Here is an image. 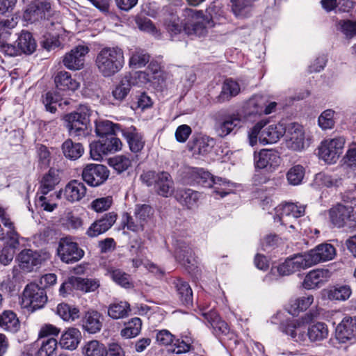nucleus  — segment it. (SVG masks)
<instances>
[{"label":"nucleus","mask_w":356,"mask_h":356,"mask_svg":"<svg viewBox=\"0 0 356 356\" xmlns=\"http://www.w3.org/2000/svg\"><path fill=\"white\" fill-rule=\"evenodd\" d=\"M142 324L140 318H132L124 324V327L121 330L120 335L125 339L137 337L141 332Z\"/></svg>","instance_id":"obj_47"},{"label":"nucleus","mask_w":356,"mask_h":356,"mask_svg":"<svg viewBox=\"0 0 356 356\" xmlns=\"http://www.w3.org/2000/svg\"><path fill=\"white\" fill-rule=\"evenodd\" d=\"M101 314L96 311L88 312L83 320V327L89 333L95 334L99 332L102 327L100 321Z\"/></svg>","instance_id":"obj_40"},{"label":"nucleus","mask_w":356,"mask_h":356,"mask_svg":"<svg viewBox=\"0 0 356 356\" xmlns=\"http://www.w3.org/2000/svg\"><path fill=\"white\" fill-rule=\"evenodd\" d=\"M234 14L238 17H247L251 13L252 5L248 0H230Z\"/></svg>","instance_id":"obj_54"},{"label":"nucleus","mask_w":356,"mask_h":356,"mask_svg":"<svg viewBox=\"0 0 356 356\" xmlns=\"http://www.w3.org/2000/svg\"><path fill=\"white\" fill-rule=\"evenodd\" d=\"M200 309L202 312V314L208 321L213 327V332L216 336L220 337L227 335L229 332V327L226 322L222 321L215 311L205 312L207 306H204L200 302H198Z\"/></svg>","instance_id":"obj_23"},{"label":"nucleus","mask_w":356,"mask_h":356,"mask_svg":"<svg viewBox=\"0 0 356 356\" xmlns=\"http://www.w3.org/2000/svg\"><path fill=\"white\" fill-rule=\"evenodd\" d=\"M305 175V167L300 164H295L289 169L286 177L290 185L298 186L302 183Z\"/></svg>","instance_id":"obj_51"},{"label":"nucleus","mask_w":356,"mask_h":356,"mask_svg":"<svg viewBox=\"0 0 356 356\" xmlns=\"http://www.w3.org/2000/svg\"><path fill=\"white\" fill-rule=\"evenodd\" d=\"M81 339V332L74 327L67 329L62 335L59 344L62 348L75 350Z\"/></svg>","instance_id":"obj_32"},{"label":"nucleus","mask_w":356,"mask_h":356,"mask_svg":"<svg viewBox=\"0 0 356 356\" xmlns=\"http://www.w3.org/2000/svg\"><path fill=\"white\" fill-rule=\"evenodd\" d=\"M330 272L327 269H316L309 272L305 276L302 286L306 289H313L319 287L321 284L327 281Z\"/></svg>","instance_id":"obj_27"},{"label":"nucleus","mask_w":356,"mask_h":356,"mask_svg":"<svg viewBox=\"0 0 356 356\" xmlns=\"http://www.w3.org/2000/svg\"><path fill=\"white\" fill-rule=\"evenodd\" d=\"M328 333L327 325L325 323L316 322L308 327L307 335L311 342H316L326 339Z\"/></svg>","instance_id":"obj_39"},{"label":"nucleus","mask_w":356,"mask_h":356,"mask_svg":"<svg viewBox=\"0 0 356 356\" xmlns=\"http://www.w3.org/2000/svg\"><path fill=\"white\" fill-rule=\"evenodd\" d=\"M57 341L54 338H49L42 341L41 347L38 351V356H53L57 349Z\"/></svg>","instance_id":"obj_60"},{"label":"nucleus","mask_w":356,"mask_h":356,"mask_svg":"<svg viewBox=\"0 0 356 356\" xmlns=\"http://www.w3.org/2000/svg\"><path fill=\"white\" fill-rule=\"evenodd\" d=\"M91 110L86 105H81L76 111L65 116L69 134L72 136L86 137L90 134L88 127Z\"/></svg>","instance_id":"obj_3"},{"label":"nucleus","mask_w":356,"mask_h":356,"mask_svg":"<svg viewBox=\"0 0 356 356\" xmlns=\"http://www.w3.org/2000/svg\"><path fill=\"white\" fill-rule=\"evenodd\" d=\"M150 59L149 54L144 49L135 48L129 51V67L138 69L145 67Z\"/></svg>","instance_id":"obj_35"},{"label":"nucleus","mask_w":356,"mask_h":356,"mask_svg":"<svg viewBox=\"0 0 356 356\" xmlns=\"http://www.w3.org/2000/svg\"><path fill=\"white\" fill-rule=\"evenodd\" d=\"M335 254V248L328 243L320 244L305 254L309 267L321 262L332 260Z\"/></svg>","instance_id":"obj_16"},{"label":"nucleus","mask_w":356,"mask_h":356,"mask_svg":"<svg viewBox=\"0 0 356 356\" xmlns=\"http://www.w3.org/2000/svg\"><path fill=\"white\" fill-rule=\"evenodd\" d=\"M337 29L346 38H353L356 36V21L350 19L340 20L337 24Z\"/></svg>","instance_id":"obj_59"},{"label":"nucleus","mask_w":356,"mask_h":356,"mask_svg":"<svg viewBox=\"0 0 356 356\" xmlns=\"http://www.w3.org/2000/svg\"><path fill=\"white\" fill-rule=\"evenodd\" d=\"M286 146L289 149L302 152L309 146V138L305 136L303 127L291 123L286 129Z\"/></svg>","instance_id":"obj_6"},{"label":"nucleus","mask_w":356,"mask_h":356,"mask_svg":"<svg viewBox=\"0 0 356 356\" xmlns=\"http://www.w3.org/2000/svg\"><path fill=\"white\" fill-rule=\"evenodd\" d=\"M214 144L215 140L213 138L209 137H202L197 140L194 152H197L200 155H206L211 151Z\"/></svg>","instance_id":"obj_58"},{"label":"nucleus","mask_w":356,"mask_h":356,"mask_svg":"<svg viewBox=\"0 0 356 356\" xmlns=\"http://www.w3.org/2000/svg\"><path fill=\"white\" fill-rule=\"evenodd\" d=\"M154 209L147 204H137L134 211L136 220H138L145 227L152 219Z\"/></svg>","instance_id":"obj_48"},{"label":"nucleus","mask_w":356,"mask_h":356,"mask_svg":"<svg viewBox=\"0 0 356 356\" xmlns=\"http://www.w3.org/2000/svg\"><path fill=\"white\" fill-rule=\"evenodd\" d=\"M51 6L49 3L42 2L38 5H30L26 10L24 17L31 23L42 19H48L50 16Z\"/></svg>","instance_id":"obj_26"},{"label":"nucleus","mask_w":356,"mask_h":356,"mask_svg":"<svg viewBox=\"0 0 356 356\" xmlns=\"http://www.w3.org/2000/svg\"><path fill=\"white\" fill-rule=\"evenodd\" d=\"M56 86L62 90H76L79 87V83L72 79L71 74L65 71H60L54 78Z\"/></svg>","instance_id":"obj_37"},{"label":"nucleus","mask_w":356,"mask_h":356,"mask_svg":"<svg viewBox=\"0 0 356 356\" xmlns=\"http://www.w3.org/2000/svg\"><path fill=\"white\" fill-rule=\"evenodd\" d=\"M345 145L343 137L323 140L318 147V156L327 163L337 162Z\"/></svg>","instance_id":"obj_5"},{"label":"nucleus","mask_w":356,"mask_h":356,"mask_svg":"<svg viewBox=\"0 0 356 356\" xmlns=\"http://www.w3.org/2000/svg\"><path fill=\"white\" fill-rule=\"evenodd\" d=\"M316 180L319 185L326 187L337 186L340 183L339 179L326 173L318 174L316 177Z\"/></svg>","instance_id":"obj_64"},{"label":"nucleus","mask_w":356,"mask_h":356,"mask_svg":"<svg viewBox=\"0 0 356 356\" xmlns=\"http://www.w3.org/2000/svg\"><path fill=\"white\" fill-rule=\"evenodd\" d=\"M241 92L239 83L232 79H227L224 81L220 93L216 97L218 102L222 103L229 101L237 96Z\"/></svg>","instance_id":"obj_31"},{"label":"nucleus","mask_w":356,"mask_h":356,"mask_svg":"<svg viewBox=\"0 0 356 356\" xmlns=\"http://www.w3.org/2000/svg\"><path fill=\"white\" fill-rule=\"evenodd\" d=\"M137 84V81H132L128 76H125L113 90V98L119 102L123 101L129 93L131 87Z\"/></svg>","instance_id":"obj_45"},{"label":"nucleus","mask_w":356,"mask_h":356,"mask_svg":"<svg viewBox=\"0 0 356 356\" xmlns=\"http://www.w3.org/2000/svg\"><path fill=\"white\" fill-rule=\"evenodd\" d=\"M353 211L352 206L338 204L329 210L330 221L335 227H342L348 221L354 220Z\"/></svg>","instance_id":"obj_21"},{"label":"nucleus","mask_w":356,"mask_h":356,"mask_svg":"<svg viewBox=\"0 0 356 356\" xmlns=\"http://www.w3.org/2000/svg\"><path fill=\"white\" fill-rule=\"evenodd\" d=\"M121 133L132 153L138 154L143 150L145 144L144 136L134 126L121 129Z\"/></svg>","instance_id":"obj_22"},{"label":"nucleus","mask_w":356,"mask_h":356,"mask_svg":"<svg viewBox=\"0 0 356 356\" xmlns=\"http://www.w3.org/2000/svg\"><path fill=\"white\" fill-rule=\"evenodd\" d=\"M17 48L19 54H32L36 48V42L31 33L26 31H22L17 40Z\"/></svg>","instance_id":"obj_43"},{"label":"nucleus","mask_w":356,"mask_h":356,"mask_svg":"<svg viewBox=\"0 0 356 356\" xmlns=\"http://www.w3.org/2000/svg\"><path fill=\"white\" fill-rule=\"evenodd\" d=\"M123 128L120 124L107 120H99L95 122V132L99 137L115 135Z\"/></svg>","instance_id":"obj_41"},{"label":"nucleus","mask_w":356,"mask_h":356,"mask_svg":"<svg viewBox=\"0 0 356 356\" xmlns=\"http://www.w3.org/2000/svg\"><path fill=\"white\" fill-rule=\"evenodd\" d=\"M109 176L107 167L102 164L89 163L82 170V178L89 186L97 187L103 184Z\"/></svg>","instance_id":"obj_12"},{"label":"nucleus","mask_w":356,"mask_h":356,"mask_svg":"<svg viewBox=\"0 0 356 356\" xmlns=\"http://www.w3.org/2000/svg\"><path fill=\"white\" fill-rule=\"evenodd\" d=\"M352 293L350 287L348 285H338L331 287L327 292L329 300L344 301L348 300Z\"/></svg>","instance_id":"obj_49"},{"label":"nucleus","mask_w":356,"mask_h":356,"mask_svg":"<svg viewBox=\"0 0 356 356\" xmlns=\"http://www.w3.org/2000/svg\"><path fill=\"white\" fill-rule=\"evenodd\" d=\"M313 302L314 296L312 295L291 298L289 302L286 310L290 314L298 316L300 312L306 311Z\"/></svg>","instance_id":"obj_30"},{"label":"nucleus","mask_w":356,"mask_h":356,"mask_svg":"<svg viewBox=\"0 0 356 356\" xmlns=\"http://www.w3.org/2000/svg\"><path fill=\"white\" fill-rule=\"evenodd\" d=\"M71 283L74 289L85 292L94 291L99 286L97 280L78 277H71Z\"/></svg>","instance_id":"obj_50"},{"label":"nucleus","mask_w":356,"mask_h":356,"mask_svg":"<svg viewBox=\"0 0 356 356\" xmlns=\"http://www.w3.org/2000/svg\"><path fill=\"white\" fill-rule=\"evenodd\" d=\"M175 245V259L190 273L197 268V261L189 243L182 239H177Z\"/></svg>","instance_id":"obj_7"},{"label":"nucleus","mask_w":356,"mask_h":356,"mask_svg":"<svg viewBox=\"0 0 356 356\" xmlns=\"http://www.w3.org/2000/svg\"><path fill=\"white\" fill-rule=\"evenodd\" d=\"M311 320L308 314L298 319L287 320L282 324L281 329L284 333L290 336L298 343H304L307 335L305 332L306 325Z\"/></svg>","instance_id":"obj_8"},{"label":"nucleus","mask_w":356,"mask_h":356,"mask_svg":"<svg viewBox=\"0 0 356 356\" xmlns=\"http://www.w3.org/2000/svg\"><path fill=\"white\" fill-rule=\"evenodd\" d=\"M215 26V22L203 11L191 8L183 10L181 18L172 14L165 19L164 26L172 40H179L185 33L188 35L204 36L208 29Z\"/></svg>","instance_id":"obj_1"},{"label":"nucleus","mask_w":356,"mask_h":356,"mask_svg":"<svg viewBox=\"0 0 356 356\" xmlns=\"http://www.w3.org/2000/svg\"><path fill=\"white\" fill-rule=\"evenodd\" d=\"M277 217L275 220H278L283 225H289V227L294 229L292 220H296L305 213V207L294 203H286L280 204L276 208Z\"/></svg>","instance_id":"obj_11"},{"label":"nucleus","mask_w":356,"mask_h":356,"mask_svg":"<svg viewBox=\"0 0 356 356\" xmlns=\"http://www.w3.org/2000/svg\"><path fill=\"white\" fill-rule=\"evenodd\" d=\"M86 191L87 188L83 182L73 179L68 182L56 196L58 198H60L63 195L65 200L74 203L83 199L86 196Z\"/></svg>","instance_id":"obj_19"},{"label":"nucleus","mask_w":356,"mask_h":356,"mask_svg":"<svg viewBox=\"0 0 356 356\" xmlns=\"http://www.w3.org/2000/svg\"><path fill=\"white\" fill-rule=\"evenodd\" d=\"M82 354L84 356H105L106 346L97 340H92L82 347Z\"/></svg>","instance_id":"obj_52"},{"label":"nucleus","mask_w":356,"mask_h":356,"mask_svg":"<svg viewBox=\"0 0 356 356\" xmlns=\"http://www.w3.org/2000/svg\"><path fill=\"white\" fill-rule=\"evenodd\" d=\"M59 182V178L56 175L54 170H50L47 174H46L41 181V193L43 195L47 194L49 191H52L55 186Z\"/></svg>","instance_id":"obj_55"},{"label":"nucleus","mask_w":356,"mask_h":356,"mask_svg":"<svg viewBox=\"0 0 356 356\" xmlns=\"http://www.w3.org/2000/svg\"><path fill=\"white\" fill-rule=\"evenodd\" d=\"M245 121L243 116L238 112L225 115L217 123L216 131L219 136L223 138L238 129Z\"/></svg>","instance_id":"obj_20"},{"label":"nucleus","mask_w":356,"mask_h":356,"mask_svg":"<svg viewBox=\"0 0 356 356\" xmlns=\"http://www.w3.org/2000/svg\"><path fill=\"white\" fill-rule=\"evenodd\" d=\"M90 147V156L93 160L101 161L103 156L108 154L106 146L102 140L92 143Z\"/></svg>","instance_id":"obj_61"},{"label":"nucleus","mask_w":356,"mask_h":356,"mask_svg":"<svg viewBox=\"0 0 356 356\" xmlns=\"http://www.w3.org/2000/svg\"><path fill=\"white\" fill-rule=\"evenodd\" d=\"M57 314L66 321H74L79 317V310L67 304H59L57 307Z\"/></svg>","instance_id":"obj_53"},{"label":"nucleus","mask_w":356,"mask_h":356,"mask_svg":"<svg viewBox=\"0 0 356 356\" xmlns=\"http://www.w3.org/2000/svg\"><path fill=\"white\" fill-rule=\"evenodd\" d=\"M173 284L179 300L185 305H190L193 302V291L189 284L181 278L174 280Z\"/></svg>","instance_id":"obj_36"},{"label":"nucleus","mask_w":356,"mask_h":356,"mask_svg":"<svg viewBox=\"0 0 356 356\" xmlns=\"http://www.w3.org/2000/svg\"><path fill=\"white\" fill-rule=\"evenodd\" d=\"M118 214L114 212L105 213L95 220L86 230V235L90 238L97 237L110 229L116 222Z\"/></svg>","instance_id":"obj_18"},{"label":"nucleus","mask_w":356,"mask_h":356,"mask_svg":"<svg viewBox=\"0 0 356 356\" xmlns=\"http://www.w3.org/2000/svg\"><path fill=\"white\" fill-rule=\"evenodd\" d=\"M356 337V317H345L336 327V338L345 343Z\"/></svg>","instance_id":"obj_24"},{"label":"nucleus","mask_w":356,"mask_h":356,"mask_svg":"<svg viewBox=\"0 0 356 356\" xmlns=\"http://www.w3.org/2000/svg\"><path fill=\"white\" fill-rule=\"evenodd\" d=\"M268 99L262 95H254L245 104V110L249 115H263Z\"/></svg>","instance_id":"obj_44"},{"label":"nucleus","mask_w":356,"mask_h":356,"mask_svg":"<svg viewBox=\"0 0 356 356\" xmlns=\"http://www.w3.org/2000/svg\"><path fill=\"white\" fill-rule=\"evenodd\" d=\"M133 158L130 154L115 155L108 159V163L118 172L121 173L131 167Z\"/></svg>","instance_id":"obj_42"},{"label":"nucleus","mask_w":356,"mask_h":356,"mask_svg":"<svg viewBox=\"0 0 356 356\" xmlns=\"http://www.w3.org/2000/svg\"><path fill=\"white\" fill-rule=\"evenodd\" d=\"M62 150L64 156L72 160L79 159L84 152V149L81 143H74L70 139L65 140L63 143Z\"/></svg>","instance_id":"obj_46"},{"label":"nucleus","mask_w":356,"mask_h":356,"mask_svg":"<svg viewBox=\"0 0 356 356\" xmlns=\"http://www.w3.org/2000/svg\"><path fill=\"white\" fill-rule=\"evenodd\" d=\"M154 189L161 196L168 197L174 193V181L170 175L167 172L157 173L156 177Z\"/></svg>","instance_id":"obj_25"},{"label":"nucleus","mask_w":356,"mask_h":356,"mask_svg":"<svg viewBox=\"0 0 356 356\" xmlns=\"http://www.w3.org/2000/svg\"><path fill=\"white\" fill-rule=\"evenodd\" d=\"M113 204V198L111 195L101 197L95 199L90 203V207L97 213H102L108 211Z\"/></svg>","instance_id":"obj_56"},{"label":"nucleus","mask_w":356,"mask_h":356,"mask_svg":"<svg viewBox=\"0 0 356 356\" xmlns=\"http://www.w3.org/2000/svg\"><path fill=\"white\" fill-rule=\"evenodd\" d=\"M47 300L45 290L40 287L36 281H33L25 286L21 296V305L24 308L35 311L42 308Z\"/></svg>","instance_id":"obj_4"},{"label":"nucleus","mask_w":356,"mask_h":356,"mask_svg":"<svg viewBox=\"0 0 356 356\" xmlns=\"http://www.w3.org/2000/svg\"><path fill=\"white\" fill-rule=\"evenodd\" d=\"M131 312L130 304L124 300H115L108 307V316L113 320L127 318Z\"/></svg>","instance_id":"obj_33"},{"label":"nucleus","mask_w":356,"mask_h":356,"mask_svg":"<svg viewBox=\"0 0 356 356\" xmlns=\"http://www.w3.org/2000/svg\"><path fill=\"white\" fill-rule=\"evenodd\" d=\"M309 268L307 259L304 254H296L288 258L277 267L272 268L271 275L277 273L280 275H289L295 272Z\"/></svg>","instance_id":"obj_14"},{"label":"nucleus","mask_w":356,"mask_h":356,"mask_svg":"<svg viewBox=\"0 0 356 356\" xmlns=\"http://www.w3.org/2000/svg\"><path fill=\"white\" fill-rule=\"evenodd\" d=\"M111 278L118 284L129 288L131 286L130 276L120 269L111 268L108 270Z\"/></svg>","instance_id":"obj_57"},{"label":"nucleus","mask_w":356,"mask_h":356,"mask_svg":"<svg viewBox=\"0 0 356 356\" xmlns=\"http://www.w3.org/2000/svg\"><path fill=\"white\" fill-rule=\"evenodd\" d=\"M200 196V193L189 188L178 189L175 193L176 200L188 209L197 207Z\"/></svg>","instance_id":"obj_29"},{"label":"nucleus","mask_w":356,"mask_h":356,"mask_svg":"<svg viewBox=\"0 0 356 356\" xmlns=\"http://www.w3.org/2000/svg\"><path fill=\"white\" fill-rule=\"evenodd\" d=\"M334 111L332 109H327L323 111L318 117V125L322 129H332L334 125V120L333 119Z\"/></svg>","instance_id":"obj_62"},{"label":"nucleus","mask_w":356,"mask_h":356,"mask_svg":"<svg viewBox=\"0 0 356 356\" xmlns=\"http://www.w3.org/2000/svg\"><path fill=\"white\" fill-rule=\"evenodd\" d=\"M280 156L274 149H263L254 154V166L257 170L273 172L280 165Z\"/></svg>","instance_id":"obj_15"},{"label":"nucleus","mask_w":356,"mask_h":356,"mask_svg":"<svg viewBox=\"0 0 356 356\" xmlns=\"http://www.w3.org/2000/svg\"><path fill=\"white\" fill-rule=\"evenodd\" d=\"M71 100L68 99H63L57 92H48L45 94L43 99V104L47 111L54 113L56 111V106H58L62 109L70 105Z\"/></svg>","instance_id":"obj_34"},{"label":"nucleus","mask_w":356,"mask_h":356,"mask_svg":"<svg viewBox=\"0 0 356 356\" xmlns=\"http://www.w3.org/2000/svg\"><path fill=\"white\" fill-rule=\"evenodd\" d=\"M88 52V47L78 45L65 54L63 58V63L70 70H79L83 67L85 57Z\"/></svg>","instance_id":"obj_17"},{"label":"nucleus","mask_w":356,"mask_h":356,"mask_svg":"<svg viewBox=\"0 0 356 356\" xmlns=\"http://www.w3.org/2000/svg\"><path fill=\"white\" fill-rule=\"evenodd\" d=\"M192 179L197 184L204 187H212L214 186V193L220 195L221 197L229 193V191H225L224 189H220L217 187L219 186H228L229 182L220 177H213L208 171H205L202 168H193L191 171Z\"/></svg>","instance_id":"obj_9"},{"label":"nucleus","mask_w":356,"mask_h":356,"mask_svg":"<svg viewBox=\"0 0 356 356\" xmlns=\"http://www.w3.org/2000/svg\"><path fill=\"white\" fill-rule=\"evenodd\" d=\"M58 254L63 262L70 264L80 260L84 252L71 238H63L59 242Z\"/></svg>","instance_id":"obj_13"},{"label":"nucleus","mask_w":356,"mask_h":356,"mask_svg":"<svg viewBox=\"0 0 356 356\" xmlns=\"http://www.w3.org/2000/svg\"><path fill=\"white\" fill-rule=\"evenodd\" d=\"M50 259V254L46 251H33L30 249L22 250L17 256L21 269L31 272L35 266L42 265Z\"/></svg>","instance_id":"obj_10"},{"label":"nucleus","mask_w":356,"mask_h":356,"mask_svg":"<svg viewBox=\"0 0 356 356\" xmlns=\"http://www.w3.org/2000/svg\"><path fill=\"white\" fill-rule=\"evenodd\" d=\"M1 327L6 331L15 333L20 328V323L16 314L11 310H5L1 314Z\"/></svg>","instance_id":"obj_38"},{"label":"nucleus","mask_w":356,"mask_h":356,"mask_svg":"<svg viewBox=\"0 0 356 356\" xmlns=\"http://www.w3.org/2000/svg\"><path fill=\"white\" fill-rule=\"evenodd\" d=\"M286 129L281 124L270 125L261 131L259 141L264 144L275 143L284 136Z\"/></svg>","instance_id":"obj_28"},{"label":"nucleus","mask_w":356,"mask_h":356,"mask_svg":"<svg viewBox=\"0 0 356 356\" xmlns=\"http://www.w3.org/2000/svg\"><path fill=\"white\" fill-rule=\"evenodd\" d=\"M18 23L17 17L12 16L10 18L0 21V38H8L9 31L15 28Z\"/></svg>","instance_id":"obj_63"},{"label":"nucleus","mask_w":356,"mask_h":356,"mask_svg":"<svg viewBox=\"0 0 356 356\" xmlns=\"http://www.w3.org/2000/svg\"><path fill=\"white\" fill-rule=\"evenodd\" d=\"M95 64L98 72L104 77L113 76L124 67V51L117 47L102 48L95 57Z\"/></svg>","instance_id":"obj_2"}]
</instances>
